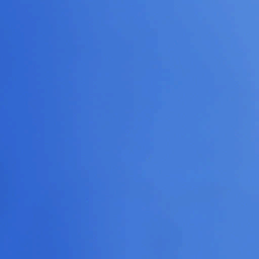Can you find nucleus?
Segmentation results:
<instances>
[{
	"mask_svg": "<svg viewBox=\"0 0 259 259\" xmlns=\"http://www.w3.org/2000/svg\"><path fill=\"white\" fill-rule=\"evenodd\" d=\"M0 198H82V195H0Z\"/></svg>",
	"mask_w": 259,
	"mask_h": 259,
	"instance_id": "1",
	"label": "nucleus"
},
{
	"mask_svg": "<svg viewBox=\"0 0 259 259\" xmlns=\"http://www.w3.org/2000/svg\"><path fill=\"white\" fill-rule=\"evenodd\" d=\"M0 194H83V193H0Z\"/></svg>",
	"mask_w": 259,
	"mask_h": 259,
	"instance_id": "2",
	"label": "nucleus"
}]
</instances>
